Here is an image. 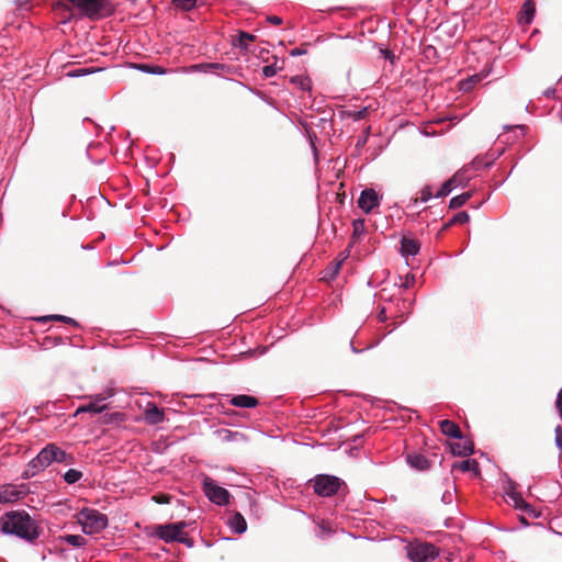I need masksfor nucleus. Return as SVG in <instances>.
Returning a JSON list of instances; mask_svg holds the SVG:
<instances>
[{
	"mask_svg": "<svg viewBox=\"0 0 562 562\" xmlns=\"http://www.w3.org/2000/svg\"><path fill=\"white\" fill-rule=\"evenodd\" d=\"M0 527L4 535L15 536L31 543L36 541L41 535L37 521L25 510L7 512L0 518Z\"/></svg>",
	"mask_w": 562,
	"mask_h": 562,
	"instance_id": "f257e3e1",
	"label": "nucleus"
},
{
	"mask_svg": "<svg viewBox=\"0 0 562 562\" xmlns=\"http://www.w3.org/2000/svg\"><path fill=\"white\" fill-rule=\"evenodd\" d=\"M68 454L64 450L54 443H48L40 451L35 458L29 462L25 476H34L49 467L53 462H66Z\"/></svg>",
	"mask_w": 562,
	"mask_h": 562,
	"instance_id": "f03ea898",
	"label": "nucleus"
},
{
	"mask_svg": "<svg viewBox=\"0 0 562 562\" xmlns=\"http://www.w3.org/2000/svg\"><path fill=\"white\" fill-rule=\"evenodd\" d=\"M78 522L85 533L95 535L106 528L108 517L94 508H82L78 514Z\"/></svg>",
	"mask_w": 562,
	"mask_h": 562,
	"instance_id": "7ed1b4c3",
	"label": "nucleus"
},
{
	"mask_svg": "<svg viewBox=\"0 0 562 562\" xmlns=\"http://www.w3.org/2000/svg\"><path fill=\"white\" fill-rule=\"evenodd\" d=\"M315 494L322 497H330L338 493L345 485L344 481L335 475L318 474L311 480Z\"/></svg>",
	"mask_w": 562,
	"mask_h": 562,
	"instance_id": "20e7f679",
	"label": "nucleus"
},
{
	"mask_svg": "<svg viewBox=\"0 0 562 562\" xmlns=\"http://www.w3.org/2000/svg\"><path fill=\"white\" fill-rule=\"evenodd\" d=\"M115 394L114 389L112 386H106L101 393L94 395L85 396V398H89V403L86 405L79 406L75 416H78L82 413H91V414H100L108 409V404L105 401L113 397Z\"/></svg>",
	"mask_w": 562,
	"mask_h": 562,
	"instance_id": "39448f33",
	"label": "nucleus"
},
{
	"mask_svg": "<svg viewBox=\"0 0 562 562\" xmlns=\"http://www.w3.org/2000/svg\"><path fill=\"white\" fill-rule=\"evenodd\" d=\"M202 488L210 502L218 506H224L229 503V492L226 488L217 485V483L213 479L204 476Z\"/></svg>",
	"mask_w": 562,
	"mask_h": 562,
	"instance_id": "423d86ee",
	"label": "nucleus"
},
{
	"mask_svg": "<svg viewBox=\"0 0 562 562\" xmlns=\"http://www.w3.org/2000/svg\"><path fill=\"white\" fill-rule=\"evenodd\" d=\"M407 557L412 562H434L438 551L430 543H412L407 547Z\"/></svg>",
	"mask_w": 562,
	"mask_h": 562,
	"instance_id": "0eeeda50",
	"label": "nucleus"
},
{
	"mask_svg": "<svg viewBox=\"0 0 562 562\" xmlns=\"http://www.w3.org/2000/svg\"><path fill=\"white\" fill-rule=\"evenodd\" d=\"M29 494L25 484H7L0 488V504L14 503Z\"/></svg>",
	"mask_w": 562,
	"mask_h": 562,
	"instance_id": "6e6552de",
	"label": "nucleus"
},
{
	"mask_svg": "<svg viewBox=\"0 0 562 562\" xmlns=\"http://www.w3.org/2000/svg\"><path fill=\"white\" fill-rule=\"evenodd\" d=\"M187 527L186 521L176 524L158 525L155 529V535L165 542L178 541L181 530Z\"/></svg>",
	"mask_w": 562,
	"mask_h": 562,
	"instance_id": "1a4fd4ad",
	"label": "nucleus"
},
{
	"mask_svg": "<svg viewBox=\"0 0 562 562\" xmlns=\"http://www.w3.org/2000/svg\"><path fill=\"white\" fill-rule=\"evenodd\" d=\"M505 495L508 502H512L515 508L528 510L529 505L522 499L521 495L517 492V484L509 477L506 479L503 485Z\"/></svg>",
	"mask_w": 562,
	"mask_h": 562,
	"instance_id": "9d476101",
	"label": "nucleus"
},
{
	"mask_svg": "<svg viewBox=\"0 0 562 562\" xmlns=\"http://www.w3.org/2000/svg\"><path fill=\"white\" fill-rule=\"evenodd\" d=\"M381 196L373 189H366L361 192L358 199L359 207L366 212L370 213L374 207L380 204Z\"/></svg>",
	"mask_w": 562,
	"mask_h": 562,
	"instance_id": "9b49d317",
	"label": "nucleus"
},
{
	"mask_svg": "<svg viewBox=\"0 0 562 562\" xmlns=\"http://www.w3.org/2000/svg\"><path fill=\"white\" fill-rule=\"evenodd\" d=\"M74 5H76L82 13L90 18L98 16L103 7L102 0H69Z\"/></svg>",
	"mask_w": 562,
	"mask_h": 562,
	"instance_id": "f8f14e48",
	"label": "nucleus"
},
{
	"mask_svg": "<svg viewBox=\"0 0 562 562\" xmlns=\"http://www.w3.org/2000/svg\"><path fill=\"white\" fill-rule=\"evenodd\" d=\"M145 420L150 425H157L164 422L165 414L156 404L148 403L144 413Z\"/></svg>",
	"mask_w": 562,
	"mask_h": 562,
	"instance_id": "ddd939ff",
	"label": "nucleus"
},
{
	"mask_svg": "<svg viewBox=\"0 0 562 562\" xmlns=\"http://www.w3.org/2000/svg\"><path fill=\"white\" fill-rule=\"evenodd\" d=\"M229 403L236 407L252 408L258 405V400L250 395L239 394L232 396Z\"/></svg>",
	"mask_w": 562,
	"mask_h": 562,
	"instance_id": "4468645a",
	"label": "nucleus"
},
{
	"mask_svg": "<svg viewBox=\"0 0 562 562\" xmlns=\"http://www.w3.org/2000/svg\"><path fill=\"white\" fill-rule=\"evenodd\" d=\"M459 470L461 472H472L474 476L480 475L479 463L474 459H467L461 462H456L452 465V471Z\"/></svg>",
	"mask_w": 562,
	"mask_h": 562,
	"instance_id": "2eb2a0df",
	"label": "nucleus"
},
{
	"mask_svg": "<svg viewBox=\"0 0 562 562\" xmlns=\"http://www.w3.org/2000/svg\"><path fill=\"white\" fill-rule=\"evenodd\" d=\"M536 8L535 3L531 0L525 1L521 11L519 13V23L528 25L531 23L533 16H535Z\"/></svg>",
	"mask_w": 562,
	"mask_h": 562,
	"instance_id": "dca6fc26",
	"label": "nucleus"
},
{
	"mask_svg": "<svg viewBox=\"0 0 562 562\" xmlns=\"http://www.w3.org/2000/svg\"><path fill=\"white\" fill-rule=\"evenodd\" d=\"M228 526L234 532L238 535H241L247 530L246 519L239 513H235L232 517H229Z\"/></svg>",
	"mask_w": 562,
	"mask_h": 562,
	"instance_id": "f3484780",
	"label": "nucleus"
},
{
	"mask_svg": "<svg viewBox=\"0 0 562 562\" xmlns=\"http://www.w3.org/2000/svg\"><path fill=\"white\" fill-rule=\"evenodd\" d=\"M419 248L420 245L415 239L404 237L401 241V251L404 257L415 256Z\"/></svg>",
	"mask_w": 562,
	"mask_h": 562,
	"instance_id": "a211bd4d",
	"label": "nucleus"
},
{
	"mask_svg": "<svg viewBox=\"0 0 562 562\" xmlns=\"http://www.w3.org/2000/svg\"><path fill=\"white\" fill-rule=\"evenodd\" d=\"M440 430L443 435L449 436L451 438H461V430L459 426L452 420H441Z\"/></svg>",
	"mask_w": 562,
	"mask_h": 562,
	"instance_id": "6ab92c4d",
	"label": "nucleus"
},
{
	"mask_svg": "<svg viewBox=\"0 0 562 562\" xmlns=\"http://www.w3.org/2000/svg\"><path fill=\"white\" fill-rule=\"evenodd\" d=\"M368 108H361L359 110H347L342 109L339 111V116L341 120L350 119L355 122L360 121L367 116Z\"/></svg>",
	"mask_w": 562,
	"mask_h": 562,
	"instance_id": "aec40b11",
	"label": "nucleus"
},
{
	"mask_svg": "<svg viewBox=\"0 0 562 562\" xmlns=\"http://www.w3.org/2000/svg\"><path fill=\"white\" fill-rule=\"evenodd\" d=\"M451 451L456 456H469L473 452V443L469 440L456 442L451 445Z\"/></svg>",
	"mask_w": 562,
	"mask_h": 562,
	"instance_id": "412c9836",
	"label": "nucleus"
},
{
	"mask_svg": "<svg viewBox=\"0 0 562 562\" xmlns=\"http://www.w3.org/2000/svg\"><path fill=\"white\" fill-rule=\"evenodd\" d=\"M226 66L224 64L220 63H204V64H198L192 65L188 68V71H203V72H211L213 70H223Z\"/></svg>",
	"mask_w": 562,
	"mask_h": 562,
	"instance_id": "4be33fe9",
	"label": "nucleus"
},
{
	"mask_svg": "<svg viewBox=\"0 0 562 562\" xmlns=\"http://www.w3.org/2000/svg\"><path fill=\"white\" fill-rule=\"evenodd\" d=\"M407 460L412 467L419 470H425L428 467V460L424 456H408Z\"/></svg>",
	"mask_w": 562,
	"mask_h": 562,
	"instance_id": "5701e85b",
	"label": "nucleus"
},
{
	"mask_svg": "<svg viewBox=\"0 0 562 562\" xmlns=\"http://www.w3.org/2000/svg\"><path fill=\"white\" fill-rule=\"evenodd\" d=\"M470 198H471L470 192H465V193L459 194L457 196H453L449 202V207L450 209H459L462 205H464Z\"/></svg>",
	"mask_w": 562,
	"mask_h": 562,
	"instance_id": "b1692460",
	"label": "nucleus"
},
{
	"mask_svg": "<svg viewBox=\"0 0 562 562\" xmlns=\"http://www.w3.org/2000/svg\"><path fill=\"white\" fill-rule=\"evenodd\" d=\"M456 179H449L446 182L442 183L440 189L436 192V198H443L450 194V192L457 188L454 186Z\"/></svg>",
	"mask_w": 562,
	"mask_h": 562,
	"instance_id": "393cba45",
	"label": "nucleus"
},
{
	"mask_svg": "<svg viewBox=\"0 0 562 562\" xmlns=\"http://www.w3.org/2000/svg\"><path fill=\"white\" fill-rule=\"evenodd\" d=\"M432 198H436V193L432 192V187L431 186H425L422 190H420V195L419 198L415 199V203H418V202H422V203H426L428 202L429 200H431Z\"/></svg>",
	"mask_w": 562,
	"mask_h": 562,
	"instance_id": "a878e982",
	"label": "nucleus"
},
{
	"mask_svg": "<svg viewBox=\"0 0 562 562\" xmlns=\"http://www.w3.org/2000/svg\"><path fill=\"white\" fill-rule=\"evenodd\" d=\"M63 540L76 548L82 547L86 544V539L80 535H67L63 537Z\"/></svg>",
	"mask_w": 562,
	"mask_h": 562,
	"instance_id": "bb28decb",
	"label": "nucleus"
},
{
	"mask_svg": "<svg viewBox=\"0 0 562 562\" xmlns=\"http://www.w3.org/2000/svg\"><path fill=\"white\" fill-rule=\"evenodd\" d=\"M469 220L470 216L467 212H459L446 224L445 228L450 227L451 225L465 224Z\"/></svg>",
	"mask_w": 562,
	"mask_h": 562,
	"instance_id": "cd10ccee",
	"label": "nucleus"
},
{
	"mask_svg": "<svg viewBox=\"0 0 562 562\" xmlns=\"http://www.w3.org/2000/svg\"><path fill=\"white\" fill-rule=\"evenodd\" d=\"M291 82L296 85L303 91L311 90V80L306 77L296 76L291 79Z\"/></svg>",
	"mask_w": 562,
	"mask_h": 562,
	"instance_id": "c85d7f7f",
	"label": "nucleus"
},
{
	"mask_svg": "<svg viewBox=\"0 0 562 562\" xmlns=\"http://www.w3.org/2000/svg\"><path fill=\"white\" fill-rule=\"evenodd\" d=\"M82 477V473L76 469H69L65 474H64V480L68 483V484H75L77 483L80 479Z\"/></svg>",
	"mask_w": 562,
	"mask_h": 562,
	"instance_id": "c756f323",
	"label": "nucleus"
},
{
	"mask_svg": "<svg viewBox=\"0 0 562 562\" xmlns=\"http://www.w3.org/2000/svg\"><path fill=\"white\" fill-rule=\"evenodd\" d=\"M346 258H347V256H342L340 260H338V261L334 262L331 266H329L326 270L325 278L329 277L330 279H334L338 274L340 266Z\"/></svg>",
	"mask_w": 562,
	"mask_h": 562,
	"instance_id": "7c9ffc66",
	"label": "nucleus"
},
{
	"mask_svg": "<svg viewBox=\"0 0 562 562\" xmlns=\"http://www.w3.org/2000/svg\"><path fill=\"white\" fill-rule=\"evenodd\" d=\"M481 79H482V76L477 75V74L469 77L467 80H464L460 83V90L469 91L472 88V86L474 83L479 82Z\"/></svg>",
	"mask_w": 562,
	"mask_h": 562,
	"instance_id": "2f4dec72",
	"label": "nucleus"
},
{
	"mask_svg": "<svg viewBox=\"0 0 562 562\" xmlns=\"http://www.w3.org/2000/svg\"><path fill=\"white\" fill-rule=\"evenodd\" d=\"M450 179H456L454 186L458 188L464 186L470 177L467 175V170H459Z\"/></svg>",
	"mask_w": 562,
	"mask_h": 562,
	"instance_id": "473e14b6",
	"label": "nucleus"
},
{
	"mask_svg": "<svg viewBox=\"0 0 562 562\" xmlns=\"http://www.w3.org/2000/svg\"><path fill=\"white\" fill-rule=\"evenodd\" d=\"M142 70L148 74L153 75H165L167 74V70L160 66H149V65H143Z\"/></svg>",
	"mask_w": 562,
	"mask_h": 562,
	"instance_id": "72a5a7b5",
	"label": "nucleus"
},
{
	"mask_svg": "<svg viewBox=\"0 0 562 562\" xmlns=\"http://www.w3.org/2000/svg\"><path fill=\"white\" fill-rule=\"evenodd\" d=\"M172 2L183 10H191L195 5L196 0H172Z\"/></svg>",
	"mask_w": 562,
	"mask_h": 562,
	"instance_id": "f704fd0d",
	"label": "nucleus"
},
{
	"mask_svg": "<svg viewBox=\"0 0 562 562\" xmlns=\"http://www.w3.org/2000/svg\"><path fill=\"white\" fill-rule=\"evenodd\" d=\"M46 319H57V321H60V322H64L67 324L77 325V323L74 318L63 316V315H50V316H45V317L41 318V321H46Z\"/></svg>",
	"mask_w": 562,
	"mask_h": 562,
	"instance_id": "c9c22d12",
	"label": "nucleus"
},
{
	"mask_svg": "<svg viewBox=\"0 0 562 562\" xmlns=\"http://www.w3.org/2000/svg\"><path fill=\"white\" fill-rule=\"evenodd\" d=\"M278 69L279 68L276 65H267L262 68V75L266 78L273 77L277 74Z\"/></svg>",
	"mask_w": 562,
	"mask_h": 562,
	"instance_id": "e433bc0d",
	"label": "nucleus"
},
{
	"mask_svg": "<svg viewBox=\"0 0 562 562\" xmlns=\"http://www.w3.org/2000/svg\"><path fill=\"white\" fill-rule=\"evenodd\" d=\"M554 434H555V438H554L555 446L562 452V427L560 425L555 427Z\"/></svg>",
	"mask_w": 562,
	"mask_h": 562,
	"instance_id": "4c0bfd02",
	"label": "nucleus"
},
{
	"mask_svg": "<svg viewBox=\"0 0 562 562\" xmlns=\"http://www.w3.org/2000/svg\"><path fill=\"white\" fill-rule=\"evenodd\" d=\"M92 71L87 68H80L68 72L69 77H81L86 76L88 74H91Z\"/></svg>",
	"mask_w": 562,
	"mask_h": 562,
	"instance_id": "58836bf2",
	"label": "nucleus"
},
{
	"mask_svg": "<svg viewBox=\"0 0 562 562\" xmlns=\"http://www.w3.org/2000/svg\"><path fill=\"white\" fill-rule=\"evenodd\" d=\"M178 542H181V543L186 544L187 547H192L193 546V540L191 538H189L183 532V530H181V532H180V537L178 539Z\"/></svg>",
	"mask_w": 562,
	"mask_h": 562,
	"instance_id": "ea45409f",
	"label": "nucleus"
},
{
	"mask_svg": "<svg viewBox=\"0 0 562 562\" xmlns=\"http://www.w3.org/2000/svg\"><path fill=\"white\" fill-rule=\"evenodd\" d=\"M555 407H557L560 416L562 417V387L558 392L557 401H555Z\"/></svg>",
	"mask_w": 562,
	"mask_h": 562,
	"instance_id": "a19ab883",
	"label": "nucleus"
},
{
	"mask_svg": "<svg viewBox=\"0 0 562 562\" xmlns=\"http://www.w3.org/2000/svg\"><path fill=\"white\" fill-rule=\"evenodd\" d=\"M154 498L159 504H168L169 501H170V496L165 495V494L159 495V496H155Z\"/></svg>",
	"mask_w": 562,
	"mask_h": 562,
	"instance_id": "79ce46f5",
	"label": "nucleus"
},
{
	"mask_svg": "<svg viewBox=\"0 0 562 562\" xmlns=\"http://www.w3.org/2000/svg\"><path fill=\"white\" fill-rule=\"evenodd\" d=\"M267 20L274 25H279L282 23V19L277 15H270L267 18Z\"/></svg>",
	"mask_w": 562,
	"mask_h": 562,
	"instance_id": "37998d69",
	"label": "nucleus"
},
{
	"mask_svg": "<svg viewBox=\"0 0 562 562\" xmlns=\"http://www.w3.org/2000/svg\"><path fill=\"white\" fill-rule=\"evenodd\" d=\"M236 45L240 48H244L246 49L247 48V44H246V40H241V33L239 34L238 36V40H237V43Z\"/></svg>",
	"mask_w": 562,
	"mask_h": 562,
	"instance_id": "c03bdc74",
	"label": "nucleus"
},
{
	"mask_svg": "<svg viewBox=\"0 0 562 562\" xmlns=\"http://www.w3.org/2000/svg\"><path fill=\"white\" fill-rule=\"evenodd\" d=\"M362 226H363V222L362 221L353 222V233L358 234L360 228H362Z\"/></svg>",
	"mask_w": 562,
	"mask_h": 562,
	"instance_id": "a18cd8bd",
	"label": "nucleus"
},
{
	"mask_svg": "<svg viewBox=\"0 0 562 562\" xmlns=\"http://www.w3.org/2000/svg\"><path fill=\"white\" fill-rule=\"evenodd\" d=\"M303 54H305V50L301 49V48H294L290 53L291 56H300V55H303Z\"/></svg>",
	"mask_w": 562,
	"mask_h": 562,
	"instance_id": "49530a36",
	"label": "nucleus"
},
{
	"mask_svg": "<svg viewBox=\"0 0 562 562\" xmlns=\"http://www.w3.org/2000/svg\"><path fill=\"white\" fill-rule=\"evenodd\" d=\"M241 40L254 41L255 36L245 32H241Z\"/></svg>",
	"mask_w": 562,
	"mask_h": 562,
	"instance_id": "de8ad7c7",
	"label": "nucleus"
},
{
	"mask_svg": "<svg viewBox=\"0 0 562 562\" xmlns=\"http://www.w3.org/2000/svg\"><path fill=\"white\" fill-rule=\"evenodd\" d=\"M352 351L358 352V350L351 345Z\"/></svg>",
	"mask_w": 562,
	"mask_h": 562,
	"instance_id": "09e8293b",
	"label": "nucleus"
}]
</instances>
